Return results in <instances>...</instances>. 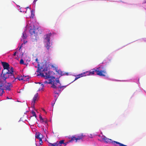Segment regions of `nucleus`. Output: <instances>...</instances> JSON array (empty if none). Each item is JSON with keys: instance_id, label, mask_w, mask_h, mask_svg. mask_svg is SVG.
Masks as SVG:
<instances>
[{"instance_id": "61", "label": "nucleus", "mask_w": 146, "mask_h": 146, "mask_svg": "<svg viewBox=\"0 0 146 146\" xmlns=\"http://www.w3.org/2000/svg\"><path fill=\"white\" fill-rule=\"evenodd\" d=\"M109 1H110V0H109Z\"/></svg>"}, {"instance_id": "16", "label": "nucleus", "mask_w": 146, "mask_h": 146, "mask_svg": "<svg viewBox=\"0 0 146 146\" xmlns=\"http://www.w3.org/2000/svg\"><path fill=\"white\" fill-rule=\"evenodd\" d=\"M58 89V90H53V93L54 94L60 95L62 92L63 90V89L59 88V89Z\"/></svg>"}, {"instance_id": "57", "label": "nucleus", "mask_w": 146, "mask_h": 146, "mask_svg": "<svg viewBox=\"0 0 146 146\" xmlns=\"http://www.w3.org/2000/svg\"><path fill=\"white\" fill-rule=\"evenodd\" d=\"M7 99H11L10 98H9V97H7Z\"/></svg>"}, {"instance_id": "1", "label": "nucleus", "mask_w": 146, "mask_h": 146, "mask_svg": "<svg viewBox=\"0 0 146 146\" xmlns=\"http://www.w3.org/2000/svg\"><path fill=\"white\" fill-rule=\"evenodd\" d=\"M106 64L105 63L102 62V64H99L98 67L95 68L88 71V76L94 75L95 72H96L97 75L101 76H104L105 79L109 80L115 81H125V80H120L116 79H111L109 78V76L106 75L107 74L106 71Z\"/></svg>"}, {"instance_id": "20", "label": "nucleus", "mask_w": 146, "mask_h": 146, "mask_svg": "<svg viewBox=\"0 0 146 146\" xmlns=\"http://www.w3.org/2000/svg\"><path fill=\"white\" fill-rule=\"evenodd\" d=\"M55 70L58 74L60 75L61 76H64V74H63V72L60 69L58 70L57 68L55 67Z\"/></svg>"}, {"instance_id": "52", "label": "nucleus", "mask_w": 146, "mask_h": 146, "mask_svg": "<svg viewBox=\"0 0 146 146\" xmlns=\"http://www.w3.org/2000/svg\"><path fill=\"white\" fill-rule=\"evenodd\" d=\"M51 67H52V68H55V67L54 66H53V65H52V66H51Z\"/></svg>"}, {"instance_id": "62", "label": "nucleus", "mask_w": 146, "mask_h": 146, "mask_svg": "<svg viewBox=\"0 0 146 146\" xmlns=\"http://www.w3.org/2000/svg\"><path fill=\"white\" fill-rule=\"evenodd\" d=\"M123 46V47H122V48H123V47H124V46ZM122 48V47L121 48Z\"/></svg>"}, {"instance_id": "64", "label": "nucleus", "mask_w": 146, "mask_h": 146, "mask_svg": "<svg viewBox=\"0 0 146 146\" xmlns=\"http://www.w3.org/2000/svg\"><path fill=\"white\" fill-rule=\"evenodd\" d=\"M1 101V100L0 99V101Z\"/></svg>"}, {"instance_id": "36", "label": "nucleus", "mask_w": 146, "mask_h": 146, "mask_svg": "<svg viewBox=\"0 0 146 146\" xmlns=\"http://www.w3.org/2000/svg\"><path fill=\"white\" fill-rule=\"evenodd\" d=\"M17 79L19 81H23L24 79L22 78H21L20 77H17Z\"/></svg>"}, {"instance_id": "51", "label": "nucleus", "mask_w": 146, "mask_h": 146, "mask_svg": "<svg viewBox=\"0 0 146 146\" xmlns=\"http://www.w3.org/2000/svg\"><path fill=\"white\" fill-rule=\"evenodd\" d=\"M26 8V9H28V8L30 9V10L31 9V8H30L29 7H27L26 8Z\"/></svg>"}, {"instance_id": "21", "label": "nucleus", "mask_w": 146, "mask_h": 146, "mask_svg": "<svg viewBox=\"0 0 146 146\" xmlns=\"http://www.w3.org/2000/svg\"><path fill=\"white\" fill-rule=\"evenodd\" d=\"M31 15L30 18L31 19H33L35 15V10L34 9H31Z\"/></svg>"}, {"instance_id": "14", "label": "nucleus", "mask_w": 146, "mask_h": 146, "mask_svg": "<svg viewBox=\"0 0 146 146\" xmlns=\"http://www.w3.org/2000/svg\"><path fill=\"white\" fill-rule=\"evenodd\" d=\"M38 93H37L36 94H35V95L33 99L32 100V104H33V108H35V104L36 103V99L38 96Z\"/></svg>"}, {"instance_id": "24", "label": "nucleus", "mask_w": 146, "mask_h": 146, "mask_svg": "<svg viewBox=\"0 0 146 146\" xmlns=\"http://www.w3.org/2000/svg\"><path fill=\"white\" fill-rule=\"evenodd\" d=\"M82 77L85 76H88V71H86L85 72H83L81 73Z\"/></svg>"}, {"instance_id": "37", "label": "nucleus", "mask_w": 146, "mask_h": 146, "mask_svg": "<svg viewBox=\"0 0 146 146\" xmlns=\"http://www.w3.org/2000/svg\"><path fill=\"white\" fill-rule=\"evenodd\" d=\"M56 101L53 100L52 102H51V106L52 107H53L54 106L55 104V103L56 102Z\"/></svg>"}, {"instance_id": "31", "label": "nucleus", "mask_w": 146, "mask_h": 146, "mask_svg": "<svg viewBox=\"0 0 146 146\" xmlns=\"http://www.w3.org/2000/svg\"><path fill=\"white\" fill-rule=\"evenodd\" d=\"M59 95H60L56 94H55V95H54V100L56 101Z\"/></svg>"}, {"instance_id": "4", "label": "nucleus", "mask_w": 146, "mask_h": 146, "mask_svg": "<svg viewBox=\"0 0 146 146\" xmlns=\"http://www.w3.org/2000/svg\"><path fill=\"white\" fill-rule=\"evenodd\" d=\"M56 35V33L54 32H50L46 35V37L44 38L45 46L47 50H48L51 46L50 39L53 38Z\"/></svg>"}, {"instance_id": "55", "label": "nucleus", "mask_w": 146, "mask_h": 146, "mask_svg": "<svg viewBox=\"0 0 146 146\" xmlns=\"http://www.w3.org/2000/svg\"><path fill=\"white\" fill-rule=\"evenodd\" d=\"M58 84V86H61V84L60 82V83L59 84Z\"/></svg>"}, {"instance_id": "2", "label": "nucleus", "mask_w": 146, "mask_h": 146, "mask_svg": "<svg viewBox=\"0 0 146 146\" xmlns=\"http://www.w3.org/2000/svg\"><path fill=\"white\" fill-rule=\"evenodd\" d=\"M27 25L26 27H30L29 32L31 35H34L35 37V39H36L38 34V26H35V24L33 22L32 23L31 21L27 20L26 22Z\"/></svg>"}, {"instance_id": "22", "label": "nucleus", "mask_w": 146, "mask_h": 146, "mask_svg": "<svg viewBox=\"0 0 146 146\" xmlns=\"http://www.w3.org/2000/svg\"><path fill=\"white\" fill-rule=\"evenodd\" d=\"M27 9H26V8H20L19 9V11L21 12H25L26 13L27 11Z\"/></svg>"}, {"instance_id": "49", "label": "nucleus", "mask_w": 146, "mask_h": 146, "mask_svg": "<svg viewBox=\"0 0 146 146\" xmlns=\"http://www.w3.org/2000/svg\"><path fill=\"white\" fill-rule=\"evenodd\" d=\"M146 3V0H144L143 2V3L142 4H144Z\"/></svg>"}, {"instance_id": "8", "label": "nucleus", "mask_w": 146, "mask_h": 146, "mask_svg": "<svg viewBox=\"0 0 146 146\" xmlns=\"http://www.w3.org/2000/svg\"><path fill=\"white\" fill-rule=\"evenodd\" d=\"M1 63L3 68V70H5L7 69L10 68L9 65L8 63L5 62L1 61Z\"/></svg>"}, {"instance_id": "33", "label": "nucleus", "mask_w": 146, "mask_h": 146, "mask_svg": "<svg viewBox=\"0 0 146 146\" xmlns=\"http://www.w3.org/2000/svg\"><path fill=\"white\" fill-rule=\"evenodd\" d=\"M40 133H38V134L37 133L36 134H35V138H36L38 139V138H39L40 137Z\"/></svg>"}, {"instance_id": "28", "label": "nucleus", "mask_w": 146, "mask_h": 146, "mask_svg": "<svg viewBox=\"0 0 146 146\" xmlns=\"http://www.w3.org/2000/svg\"><path fill=\"white\" fill-rule=\"evenodd\" d=\"M122 2L123 3H126L127 4L131 5H132V7H135L136 6H137L139 5V4H131L128 3H125L123 1H122Z\"/></svg>"}, {"instance_id": "19", "label": "nucleus", "mask_w": 146, "mask_h": 146, "mask_svg": "<svg viewBox=\"0 0 146 146\" xmlns=\"http://www.w3.org/2000/svg\"><path fill=\"white\" fill-rule=\"evenodd\" d=\"M21 42H23V43L21 44V45L19 49V51L20 52L21 51V48L22 47V45L23 44H25L27 42V40H26L25 39H21Z\"/></svg>"}, {"instance_id": "41", "label": "nucleus", "mask_w": 146, "mask_h": 146, "mask_svg": "<svg viewBox=\"0 0 146 146\" xmlns=\"http://www.w3.org/2000/svg\"><path fill=\"white\" fill-rule=\"evenodd\" d=\"M29 77H27L25 79H24L23 80V81H29Z\"/></svg>"}, {"instance_id": "59", "label": "nucleus", "mask_w": 146, "mask_h": 146, "mask_svg": "<svg viewBox=\"0 0 146 146\" xmlns=\"http://www.w3.org/2000/svg\"><path fill=\"white\" fill-rule=\"evenodd\" d=\"M38 83L39 84H41V83L40 82H38Z\"/></svg>"}, {"instance_id": "46", "label": "nucleus", "mask_w": 146, "mask_h": 146, "mask_svg": "<svg viewBox=\"0 0 146 146\" xmlns=\"http://www.w3.org/2000/svg\"><path fill=\"white\" fill-rule=\"evenodd\" d=\"M44 88H39L38 89V91H40V90H41L43 89Z\"/></svg>"}, {"instance_id": "6", "label": "nucleus", "mask_w": 146, "mask_h": 146, "mask_svg": "<svg viewBox=\"0 0 146 146\" xmlns=\"http://www.w3.org/2000/svg\"><path fill=\"white\" fill-rule=\"evenodd\" d=\"M14 69L13 67L9 68L8 69H7L5 70H2L1 72L2 73V77L3 78H4L7 76L12 74H14Z\"/></svg>"}, {"instance_id": "25", "label": "nucleus", "mask_w": 146, "mask_h": 146, "mask_svg": "<svg viewBox=\"0 0 146 146\" xmlns=\"http://www.w3.org/2000/svg\"><path fill=\"white\" fill-rule=\"evenodd\" d=\"M20 64H21L26 65H27V64H28V63L27 64L25 63L23 60L22 58H21L20 60Z\"/></svg>"}, {"instance_id": "44", "label": "nucleus", "mask_w": 146, "mask_h": 146, "mask_svg": "<svg viewBox=\"0 0 146 146\" xmlns=\"http://www.w3.org/2000/svg\"><path fill=\"white\" fill-rule=\"evenodd\" d=\"M42 110L44 113H46V110L44 108H42Z\"/></svg>"}, {"instance_id": "58", "label": "nucleus", "mask_w": 146, "mask_h": 146, "mask_svg": "<svg viewBox=\"0 0 146 146\" xmlns=\"http://www.w3.org/2000/svg\"><path fill=\"white\" fill-rule=\"evenodd\" d=\"M22 77V78H23V77H26V76H25L24 75H23V76H21Z\"/></svg>"}, {"instance_id": "5", "label": "nucleus", "mask_w": 146, "mask_h": 146, "mask_svg": "<svg viewBox=\"0 0 146 146\" xmlns=\"http://www.w3.org/2000/svg\"><path fill=\"white\" fill-rule=\"evenodd\" d=\"M86 137V136L85 135H84L83 133H81L80 134H78L72 136L70 138L71 139L72 141H75V142H77L81 140L82 141H84L85 140V138ZM69 139L70 138L69 137Z\"/></svg>"}, {"instance_id": "32", "label": "nucleus", "mask_w": 146, "mask_h": 146, "mask_svg": "<svg viewBox=\"0 0 146 146\" xmlns=\"http://www.w3.org/2000/svg\"><path fill=\"white\" fill-rule=\"evenodd\" d=\"M49 82H48L47 81H45L44 82V84H51V85H52V82L51 81H49Z\"/></svg>"}, {"instance_id": "9", "label": "nucleus", "mask_w": 146, "mask_h": 146, "mask_svg": "<svg viewBox=\"0 0 146 146\" xmlns=\"http://www.w3.org/2000/svg\"><path fill=\"white\" fill-rule=\"evenodd\" d=\"M71 84V83H70L67 84L66 85L58 86H57L56 85H54V84L52 86L53 87H54V88H53V89L56 90V89H59V88H62V89H63V90L64 88H66L67 87V86H68L69 85H70Z\"/></svg>"}, {"instance_id": "35", "label": "nucleus", "mask_w": 146, "mask_h": 146, "mask_svg": "<svg viewBox=\"0 0 146 146\" xmlns=\"http://www.w3.org/2000/svg\"><path fill=\"white\" fill-rule=\"evenodd\" d=\"M139 41H140V42H141L143 41L144 42H146V38H143L139 40Z\"/></svg>"}, {"instance_id": "63", "label": "nucleus", "mask_w": 146, "mask_h": 146, "mask_svg": "<svg viewBox=\"0 0 146 146\" xmlns=\"http://www.w3.org/2000/svg\"><path fill=\"white\" fill-rule=\"evenodd\" d=\"M35 68H37V66H35Z\"/></svg>"}, {"instance_id": "13", "label": "nucleus", "mask_w": 146, "mask_h": 146, "mask_svg": "<svg viewBox=\"0 0 146 146\" xmlns=\"http://www.w3.org/2000/svg\"><path fill=\"white\" fill-rule=\"evenodd\" d=\"M54 73L52 71L50 70L48 71V72H46L45 73L46 76V79H48L50 78V76L51 74H54Z\"/></svg>"}, {"instance_id": "56", "label": "nucleus", "mask_w": 146, "mask_h": 146, "mask_svg": "<svg viewBox=\"0 0 146 146\" xmlns=\"http://www.w3.org/2000/svg\"><path fill=\"white\" fill-rule=\"evenodd\" d=\"M90 135H91V137H90L91 138H93V136H92V134H90Z\"/></svg>"}, {"instance_id": "40", "label": "nucleus", "mask_w": 146, "mask_h": 146, "mask_svg": "<svg viewBox=\"0 0 146 146\" xmlns=\"http://www.w3.org/2000/svg\"><path fill=\"white\" fill-rule=\"evenodd\" d=\"M63 74H64V76L66 75H70V74H69V73L68 72H65L64 73H63Z\"/></svg>"}, {"instance_id": "23", "label": "nucleus", "mask_w": 146, "mask_h": 146, "mask_svg": "<svg viewBox=\"0 0 146 146\" xmlns=\"http://www.w3.org/2000/svg\"><path fill=\"white\" fill-rule=\"evenodd\" d=\"M5 81L4 80H0V90L1 88H2V87L4 85Z\"/></svg>"}, {"instance_id": "7", "label": "nucleus", "mask_w": 146, "mask_h": 146, "mask_svg": "<svg viewBox=\"0 0 146 146\" xmlns=\"http://www.w3.org/2000/svg\"><path fill=\"white\" fill-rule=\"evenodd\" d=\"M5 83L4 82V84ZM7 85V84H5L4 85V88L3 89L4 90H8L9 91L11 90V89L10 88L11 87H12L13 85H12V83H11L10 82H8L6 83Z\"/></svg>"}, {"instance_id": "48", "label": "nucleus", "mask_w": 146, "mask_h": 146, "mask_svg": "<svg viewBox=\"0 0 146 146\" xmlns=\"http://www.w3.org/2000/svg\"><path fill=\"white\" fill-rule=\"evenodd\" d=\"M41 85L42 86V88H44V86L43 84H42Z\"/></svg>"}, {"instance_id": "43", "label": "nucleus", "mask_w": 146, "mask_h": 146, "mask_svg": "<svg viewBox=\"0 0 146 146\" xmlns=\"http://www.w3.org/2000/svg\"><path fill=\"white\" fill-rule=\"evenodd\" d=\"M17 51H16V52H14L13 54V55L14 56H16L17 54Z\"/></svg>"}, {"instance_id": "3", "label": "nucleus", "mask_w": 146, "mask_h": 146, "mask_svg": "<svg viewBox=\"0 0 146 146\" xmlns=\"http://www.w3.org/2000/svg\"><path fill=\"white\" fill-rule=\"evenodd\" d=\"M50 65L49 64H47L45 62L43 64L42 66H40V65L38 64V68L37 70V73L38 72L40 76L46 79V76L42 72H45L50 69Z\"/></svg>"}, {"instance_id": "27", "label": "nucleus", "mask_w": 146, "mask_h": 146, "mask_svg": "<svg viewBox=\"0 0 146 146\" xmlns=\"http://www.w3.org/2000/svg\"><path fill=\"white\" fill-rule=\"evenodd\" d=\"M31 113L33 115V116L35 117L36 119L37 120V115H36V112L33 110L31 111Z\"/></svg>"}, {"instance_id": "34", "label": "nucleus", "mask_w": 146, "mask_h": 146, "mask_svg": "<svg viewBox=\"0 0 146 146\" xmlns=\"http://www.w3.org/2000/svg\"><path fill=\"white\" fill-rule=\"evenodd\" d=\"M55 82V84H56V85L57 86L58 84H59L60 83V82L59 80H55V82Z\"/></svg>"}, {"instance_id": "60", "label": "nucleus", "mask_w": 146, "mask_h": 146, "mask_svg": "<svg viewBox=\"0 0 146 146\" xmlns=\"http://www.w3.org/2000/svg\"><path fill=\"white\" fill-rule=\"evenodd\" d=\"M144 90V92L146 94V91L145 90Z\"/></svg>"}, {"instance_id": "26", "label": "nucleus", "mask_w": 146, "mask_h": 146, "mask_svg": "<svg viewBox=\"0 0 146 146\" xmlns=\"http://www.w3.org/2000/svg\"><path fill=\"white\" fill-rule=\"evenodd\" d=\"M4 89L3 88H1L0 91V96H2L3 94L5 93V92L4 91Z\"/></svg>"}, {"instance_id": "54", "label": "nucleus", "mask_w": 146, "mask_h": 146, "mask_svg": "<svg viewBox=\"0 0 146 146\" xmlns=\"http://www.w3.org/2000/svg\"><path fill=\"white\" fill-rule=\"evenodd\" d=\"M17 7L18 8H19L20 7V6L18 5H17Z\"/></svg>"}, {"instance_id": "39", "label": "nucleus", "mask_w": 146, "mask_h": 146, "mask_svg": "<svg viewBox=\"0 0 146 146\" xmlns=\"http://www.w3.org/2000/svg\"><path fill=\"white\" fill-rule=\"evenodd\" d=\"M35 61H36V62L37 63H38V65H37V68H38V64H39V65H40V64L39 63V62H38V59L37 58H36V59H35Z\"/></svg>"}, {"instance_id": "50", "label": "nucleus", "mask_w": 146, "mask_h": 146, "mask_svg": "<svg viewBox=\"0 0 146 146\" xmlns=\"http://www.w3.org/2000/svg\"><path fill=\"white\" fill-rule=\"evenodd\" d=\"M23 121V122H24V121H23L22 120V118H20V120L19 121V122L20 121Z\"/></svg>"}, {"instance_id": "47", "label": "nucleus", "mask_w": 146, "mask_h": 146, "mask_svg": "<svg viewBox=\"0 0 146 146\" xmlns=\"http://www.w3.org/2000/svg\"><path fill=\"white\" fill-rule=\"evenodd\" d=\"M60 76L59 77H57L56 78V80H59V79L60 78Z\"/></svg>"}, {"instance_id": "18", "label": "nucleus", "mask_w": 146, "mask_h": 146, "mask_svg": "<svg viewBox=\"0 0 146 146\" xmlns=\"http://www.w3.org/2000/svg\"><path fill=\"white\" fill-rule=\"evenodd\" d=\"M38 139H39V141H36L35 145L36 146H40V145L42 144L43 143L42 138L40 137L39 138H38Z\"/></svg>"}, {"instance_id": "53", "label": "nucleus", "mask_w": 146, "mask_h": 146, "mask_svg": "<svg viewBox=\"0 0 146 146\" xmlns=\"http://www.w3.org/2000/svg\"><path fill=\"white\" fill-rule=\"evenodd\" d=\"M28 112H29V111H26V112L25 113H25V114H26L27 113H28Z\"/></svg>"}, {"instance_id": "12", "label": "nucleus", "mask_w": 146, "mask_h": 146, "mask_svg": "<svg viewBox=\"0 0 146 146\" xmlns=\"http://www.w3.org/2000/svg\"><path fill=\"white\" fill-rule=\"evenodd\" d=\"M56 78L54 76H50V78H49L48 81H50L52 82V85H51V87L53 89V88L54 87H53L52 85L54 84L55 85H56V84H55L54 82H55V80H54V79H55Z\"/></svg>"}, {"instance_id": "15", "label": "nucleus", "mask_w": 146, "mask_h": 146, "mask_svg": "<svg viewBox=\"0 0 146 146\" xmlns=\"http://www.w3.org/2000/svg\"><path fill=\"white\" fill-rule=\"evenodd\" d=\"M15 76H14V74H12L10 75L9 76H6V77H5L4 78V81H5V83H7V82L6 81L7 79L8 78H10L11 79H12L15 78Z\"/></svg>"}, {"instance_id": "10", "label": "nucleus", "mask_w": 146, "mask_h": 146, "mask_svg": "<svg viewBox=\"0 0 146 146\" xmlns=\"http://www.w3.org/2000/svg\"><path fill=\"white\" fill-rule=\"evenodd\" d=\"M39 117L40 119V121L41 123H44L45 124H46L48 123V120L47 118H43L40 114L39 115Z\"/></svg>"}, {"instance_id": "30", "label": "nucleus", "mask_w": 146, "mask_h": 146, "mask_svg": "<svg viewBox=\"0 0 146 146\" xmlns=\"http://www.w3.org/2000/svg\"><path fill=\"white\" fill-rule=\"evenodd\" d=\"M1 66L0 65V70H1ZM2 73H1V72L0 73V80H4V78H3L2 77Z\"/></svg>"}, {"instance_id": "45", "label": "nucleus", "mask_w": 146, "mask_h": 146, "mask_svg": "<svg viewBox=\"0 0 146 146\" xmlns=\"http://www.w3.org/2000/svg\"><path fill=\"white\" fill-rule=\"evenodd\" d=\"M135 82L136 83H137L138 84V86H139V78H138V80L136 82Z\"/></svg>"}, {"instance_id": "38", "label": "nucleus", "mask_w": 146, "mask_h": 146, "mask_svg": "<svg viewBox=\"0 0 146 146\" xmlns=\"http://www.w3.org/2000/svg\"><path fill=\"white\" fill-rule=\"evenodd\" d=\"M14 80H13L12 82V83H14L16 81V80L17 79V77L15 78V77L14 78Z\"/></svg>"}, {"instance_id": "11", "label": "nucleus", "mask_w": 146, "mask_h": 146, "mask_svg": "<svg viewBox=\"0 0 146 146\" xmlns=\"http://www.w3.org/2000/svg\"><path fill=\"white\" fill-rule=\"evenodd\" d=\"M70 75L72 76H74L75 77V79L74 80H73L72 82H70V83H72L74 82L76 80H77L78 79L82 77V75L81 74V73L79 74L78 75H75V74H70Z\"/></svg>"}, {"instance_id": "17", "label": "nucleus", "mask_w": 146, "mask_h": 146, "mask_svg": "<svg viewBox=\"0 0 146 146\" xmlns=\"http://www.w3.org/2000/svg\"><path fill=\"white\" fill-rule=\"evenodd\" d=\"M22 38L23 39H26L27 37V31L26 29H25L24 31L22 33Z\"/></svg>"}, {"instance_id": "29", "label": "nucleus", "mask_w": 146, "mask_h": 146, "mask_svg": "<svg viewBox=\"0 0 146 146\" xmlns=\"http://www.w3.org/2000/svg\"><path fill=\"white\" fill-rule=\"evenodd\" d=\"M72 142V140L71 139L69 140L67 142H64V146H65L68 144L69 143H70Z\"/></svg>"}, {"instance_id": "42", "label": "nucleus", "mask_w": 146, "mask_h": 146, "mask_svg": "<svg viewBox=\"0 0 146 146\" xmlns=\"http://www.w3.org/2000/svg\"><path fill=\"white\" fill-rule=\"evenodd\" d=\"M37 1V0H34L33 2V5H35V4H36V1Z\"/></svg>"}]
</instances>
